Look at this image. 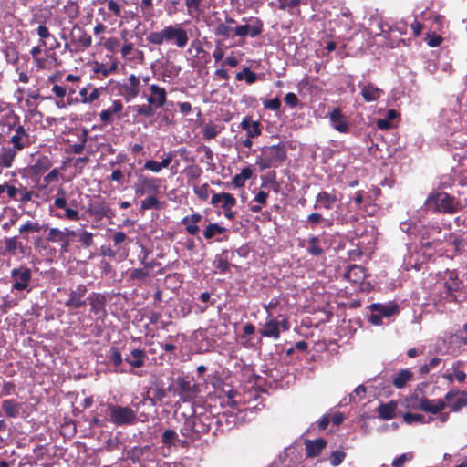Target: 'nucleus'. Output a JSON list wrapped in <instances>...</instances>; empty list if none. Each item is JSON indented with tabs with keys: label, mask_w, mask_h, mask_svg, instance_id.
Returning <instances> with one entry per match:
<instances>
[{
	"label": "nucleus",
	"mask_w": 467,
	"mask_h": 467,
	"mask_svg": "<svg viewBox=\"0 0 467 467\" xmlns=\"http://www.w3.org/2000/svg\"><path fill=\"white\" fill-rule=\"evenodd\" d=\"M149 90L150 94L147 98V102L150 103L156 109L162 108L167 102L166 89L157 84H151Z\"/></svg>",
	"instance_id": "6ab92c4d"
},
{
	"label": "nucleus",
	"mask_w": 467,
	"mask_h": 467,
	"mask_svg": "<svg viewBox=\"0 0 467 467\" xmlns=\"http://www.w3.org/2000/svg\"><path fill=\"white\" fill-rule=\"evenodd\" d=\"M289 329L290 322L286 316L279 314L277 317H274L271 313H268L265 322L261 325L258 332L263 337L278 340L281 332H286Z\"/></svg>",
	"instance_id": "39448f33"
},
{
	"label": "nucleus",
	"mask_w": 467,
	"mask_h": 467,
	"mask_svg": "<svg viewBox=\"0 0 467 467\" xmlns=\"http://www.w3.org/2000/svg\"><path fill=\"white\" fill-rule=\"evenodd\" d=\"M263 32V23L260 19L256 18L253 25H241L235 27V36L244 37L250 36L255 37Z\"/></svg>",
	"instance_id": "4be33fe9"
},
{
	"label": "nucleus",
	"mask_w": 467,
	"mask_h": 467,
	"mask_svg": "<svg viewBox=\"0 0 467 467\" xmlns=\"http://www.w3.org/2000/svg\"><path fill=\"white\" fill-rule=\"evenodd\" d=\"M140 91V78L134 74H130L128 78L127 82H124L119 87V93L123 99L129 102L133 99L137 98Z\"/></svg>",
	"instance_id": "4468645a"
},
{
	"label": "nucleus",
	"mask_w": 467,
	"mask_h": 467,
	"mask_svg": "<svg viewBox=\"0 0 467 467\" xmlns=\"http://www.w3.org/2000/svg\"><path fill=\"white\" fill-rule=\"evenodd\" d=\"M51 167V161L46 156L39 158L35 165L33 166V169L35 172L36 173H44L47 170H49Z\"/></svg>",
	"instance_id": "6e6d98bb"
},
{
	"label": "nucleus",
	"mask_w": 467,
	"mask_h": 467,
	"mask_svg": "<svg viewBox=\"0 0 467 467\" xmlns=\"http://www.w3.org/2000/svg\"><path fill=\"white\" fill-rule=\"evenodd\" d=\"M20 123V117L13 110L9 109L0 115V140L10 136L16 126Z\"/></svg>",
	"instance_id": "f3484780"
},
{
	"label": "nucleus",
	"mask_w": 467,
	"mask_h": 467,
	"mask_svg": "<svg viewBox=\"0 0 467 467\" xmlns=\"http://www.w3.org/2000/svg\"><path fill=\"white\" fill-rule=\"evenodd\" d=\"M161 180L159 178L138 175L137 182L134 185L136 197H142L146 194H157L160 192Z\"/></svg>",
	"instance_id": "9d476101"
},
{
	"label": "nucleus",
	"mask_w": 467,
	"mask_h": 467,
	"mask_svg": "<svg viewBox=\"0 0 467 467\" xmlns=\"http://www.w3.org/2000/svg\"><path fill=\"white\" fill-rule=\"evenodd\" d=\"M15 133L9 137V149L13 150V152L17 155V153L24 149L29 147L32 143L31 136L28 131L25 129L24 125L21 123L16 126V129L13 130Z\"/></svg>",
	"instance_id": "9b49d317"
},
{
	"label": "nucleus",
	"mask_w": 467,
	"mask_h": 467,
	"mask_svg": "<svg viewBox=\"0 0 467 467\" xmlns=\"http://www.w3.org/2000/svg\"><path fill=\"white\" fill-rule=\"evenodd\" d=\"M147 359V354L144 349L133 348L130 354L124 358L127 362L133 368H140L144 366Z\"/></svg>",
	"instance_id": "a878e982"
},
{
	"label": "nucleus",
	"mask_w": 467,
	"mask_h": 467,
	"mask_svg": "<svg viewBox=\"0 0 467 467\" xmlns=\"http://www.w3.org/2000/svg\"><path fill=\"white\" fill-rule=\"evenodd\" d=\"M403 420L408 424L423 423L425 421V417L422 414L406 412L403 414Z\"/></svg>",
	"instance_id": "0e129e2a"
},
{
	"label": "nucleus",
	"mask_w": 467,
	"mask_h": 467,
	"mask_svg": "<svg viewBox=\"0 0 467 467\" xmlns=\"http://www.w3.org/2000/svg\"><path fill=\"white\" fill-rule=\"evenodd\" d=\"M306 250L312 256H321L324 254V249L321 245V241L318 236L311 235L307 240Z\"/></svg>",
	"instance_id": "c03bdc74"
},
{
	"label": "nucleus",
	"mask_w": 467,
	"mask_h": 467,
	"mask_svg": "<svg viewBox=\"0 0 467 467\" xmlns=\"http://www.w3.org/2000/svg\"><path fill=\"white\" fill-rule=\"evenodd\" d=\"M444 285L450 293L457 292L462 287V281L459 278L458 273L454 270H447L444 275Z\"/></svg>",
	"instance_id": "e433bc0d"
},
{
	"label": "nucleus",
	"mask_w": 467,
	"mask_h": 467,
	"mask_svg": "<svg viewBox=\"0 0 467 467\" xmlns=\"http://www.w3.org/2000/svg\"><path fill=\"white\" fill-rule=\"evenodd\" d=\"M188 182L197 180L202 173V168L197 164L189 165L184 170Z\"/></svg>",
	"instance_id": "603ef678"
},
{
	"label": "nucleus",
	"mask_w": 467,
	"mask_h": 467,
	"mask_svg": "<svg viewBox=\"0 0 467 467\" xmlns=\"http://www.w3.org/2000/svg\"><path fill=\"white\" fill-rule=\"evenodd\" d=\"M305 445L306 456L314 458L320 455L327 445V441L323 438H318L314 441L306 440Z\"/></svg>",
	"instance_id": "473e14b6"
},
{
	"label": "nucleus",
	"mask_w": 467,
	"mask_h": 467,
	"mask_svg": "<svg viewBox=\"0 0 467 467\" xmlns=\"http://www.w3.org/2000/svg\"><path fill=\"white\" fill-rule=\"evenodd\" d=\"M88 292L87 285L78 284L75 288L70 289L68 298L64 305L68 309H79L87 306L86 295Z\"/></svg>",
	"instance_id": "ddd939ff"
},
{
	"label": "nucleus",
	"mask_w": 467,
	"mask_h": 467,
	"mask_svg": "<svg viewBox=\"0 0 467 467\" xmlns=\"http://www.w3.org/2000/svg\"><path fill=\"white\" fill-rule=\"evenodd\" d=\"M420 410L430 412L431 414H437L442 411L447 404L441 399L439 400H429L425 397L421 398V403L420 405Z\"/></svg>",
	"instance_id": "cd10ccee"
},
{
	"label": "nucleus",
	"mask_w": 467,
	"mask_h": 467,
	"mask_svg": "<svg viewBox=\"0 0 467 467\" xmlns=\"http://www.w3.org/2000/svg\"><path fill=\"white\" fill-rule=\"evenodd\" d=\"M110 421L117 426L132 424L136 420L135 411L130 407L109 404Z\"/></svg>",
	"instance_id": "1a4fd4ad"
},
{
	"label": "nucleus",
	"mask_w": 467,
	"mask_h": 467,
	"mask_svg": "<svg viewBox=\"0 0 467 467\" xmlns=\"http://www.w3.org/2000/svg\"><path fill=\"white\" fill-rule=\"evenodd\" d=\"M344 277L351 283H360L365 277V269L358 265H348L344 274Z\"/></svg>",
	"instance_id": "f704fd0d"
},
{
	"label": "nucleus",
	"mask_w": 467,
	"mask_h": 467,
	"mask_svg": "<svg viewBox=\"0 0 467 467\" xmlns=\"http://www.w3.org/2000/svg\"><path fill=\"white\" fill-rule=\"evenodd\" d=\"M358 87L361 88L360 94L363 100L368 103L377 101L384 95V91L372 82L359 83Z\"/></svg>",
	"instance_id": "aec40b11"
},
{
	"label": "nucleus",
	"mask_w": 467,
	"mask_h": 467,
	"mask_svg": "<svg viewBox=\"0 0 467 467\" xmlns=\"http://www.w3.org/2000/svg\"><path fill=\"white\" fill-rule=\"evenodd\" d=\"M4 54L6 61L10 64H16L19 58L17 47L13 43H8L4 48Z\"/></svg>",
	"instance_id": "8fccbe9b"
},
{
	"label": "nucleus",
	"mask_w": 467,
	"mask_h": 467,
	"mask_svg": "<svg viewBox=\"0 0 467 467\" xmlns=\"http://www.w3.org/2000/svg\"><path fill=\"white\" fill-rule=\"evenodd\" d=\"M177 437L178 435L173 430L168 429L163 431L161 441L163 445L170 447L174 444Z\"/></svg>",
	"instance_id": "680f3d73"
},
{
	"label": "nucleus",
	"mask_w": 467,
	"mask_h": 467,
	"mask_svg": "<svg viewBox=\"0 0 467 467\" xmlns=\"http://www.w3.org/2000/svg\"><path fill=\"white\" fill-rule=\"evenodd\" d=\"M64 12L70 20L76 19L80 14V6L76 0H68L64 5Z\"/></svg>",
	"instance_id": "09e8293b"
},
{
	"label": "nucleus",
	"mask_w": 467,
	"mask_h": 467,
	"mask_svg": "<svg viewBox=\"0 0 467 467\" xmlns=\"http://www.w3.org/2000/svg\"><path fill=\"white\" fill-rule=\"evenodd\" d=\"M238 81L245 79L247 84H253L257 79L255 72L252 71L249 67H244L242 71L238 72L235 76Z\"/></svg>",
	"instance_id": "3c124183"
},
{
	"label": "nucleus",
	"mask_w": 467,
	"mask_h": 467,
	"mask_svg": "<svg viewBox=\"0 0 467 467\" xmlns=\"http://www.w3.org/2000/svg\"><path fill=\"white\" fill-rule=\"evenodd\" d=\"M90 312L96 317V320L103 322L108 315L106 310L107 298L101 293H91L88 296Z\"/></svg>",
	"instance_id": "dca6fc26"
},
{
	"label": "nucleus",
	"mask_w": 467,
	"mask_h": 467,
	"mask_svg": "<svg viewBox=\"0 0 467 467\" xmlns=\"http://www.w3.org/2000/svg\"><path fill=\"white\" fill-rule=\"evenodd\" d=\"M142 252H143V256L141 257L140 255L139 259L140 261V264L143 265L144 267L143 268H135L131 271L130 278L132 280L144 281L150 275L149 270L150 268H152L151 264L146 262L149 252L147 251V249L144 246H142Z\"/></svg>",
	"instance_id": "b1692460"
},
{
	"label": "nucleus",
	"mask_w": 467,
	"mask_h": 467,
	"mask_svg": "<svg viewBox=\"0 0 467 467\" xmlns=\"http://www.w3.org/2000/svg\"><path fill=\"white\" fill-rule=\"evenodd\" d=\"M17 180L0 184V199L4 202H16L17 193Z\"/></svg>",
	"instance_id": "c85d7f7f"
},
{
	"label": "nucleus",
	"mask_w": 467,
	"mask_h": 467,
	"mask_svg": "<svg viewBox=\"0 0 467 467\" xmlns=\"http://www.w3.org/2000/svg\"><path fill=\"white\" fill-rule=\"evenodd\" d=\"M368 308L371 310V312H378L382 317H391L398 315L400 313V306L393 303V304H379V303H374L368 306Z\"/></svg>",
	"instance_id": "2f4dec72"
},
{
	"label": "nucleus",
	"mask_w": 467,
	"mask_h": 467,
	"mask_svg": "<svg viewBox=\"0 0 467 467\" xmlns=\"http://www.w3.org/2000/svg\"><path fill=\"white\" fill-rule=\"evenodd\" d=\"M397 410V402L390 400L388 403H381L378 407L379 417L384 420H390L395 418Z\"/></svg>",
	"instance_id": "4c0bfd02"
},
{
	"label": "nucleus",
	"mask_w": 467,
	"mask_h": 467,
	"mask_svg": "<svg viewBox=\"0 0 467 467\" xmlns=\"http://www.w3.org/2000/svg\"><path fill=\"white\" fill-rule=\"evenodd\" d=\"M117 63H112L109 67L105 66L104 64H97L94 67V72L97 74H100L103 77L109 76L110 73L114 72L117 69Z\"/></svg>",
	"instance_id": "e2e57ef3"
},
{
	"label": "nucleus",
	"mask_w": 467,
	"mask_h": 467,
	"mask_svg": "<svg viewBox=\"0 0 467 467\" xmlns=\"http://www.w3.org/2000/svg\"><path fill=\"white\" fill-rule=\"evenodd\" d=\"M71 43L75 46L76 51H84L92 44V37L80 26L75 25L70 32Z\"/></svg>",
	"instance_id": "2eb2a0df"
},
{
	"label": "nucleus",
	"mask_w": 467,
	"mask_h": 467,
	"mask_svg": "<svg viewBox=\"0 0 467 467\" xmlns=\"http://www.w3.org/2000/svg\"><path fill=\"white\" fill-rule=\"evenodd\" d=\"M427 210L444 214H454L462 211V204L455 196L445 192H431L424 203Z\"/></svg>",
	"instance_id": "f03ea898"
},
{
	"label": "nucleus",
	"mask_w": 467,
	"mask_h": 467,
	"mask_svg": "<svg viewBox=\"0 0 467 467\" xmlns=\"http://www.w3.org/2000/svg\"><path fill=\"white\" fill-rule=\"evenodd\" d=\"M226 231L225 227H223L216 223H209L203 230V237L206 240H211L216 235L224 234Z\"/></svg>",
	"instance_id": "de8ad7c7"
},
{
	"label": "nucleus",
	"mask_w": 467,
	"mask_h": 467,
	"mask_svg": "<svg viewBox=\"0 0 467 467\" xmlns=\"http://www.w3.org/2000/svg\"><path fill=\"white\" fill-rule=\"evenodd\" d=\"M227 254V251H223L221 256H217L214 263L215 267L220 273H227L230 269V263L228 262L227 257H223V254Z\"/></svg>",
	"instance_id": "bf43d9fd"
},
{
	"label": "nucleus",
	"mask_w": 467,
	"mask_h": 467,
	"mask_svg": "<svg viewBox=\"0 0 467 467\" xmlns=\"http://www.w3.org/2000/svg\"><path fill=\"white\" fill-rule=\"evenodd\" d=\"M146 40L149 44L154 46H162L164 44L174 46L179 49H183L189 43L190 37L187 30L182 24H170L165 26L160 31H151Z\"/></svg>",
	"instance_id": "f257e3e1"
},
{
	"label": "nucleus",
	"mask_w": 467,
	"mask_h": 467,
	"mask_svg": "<svg viewBox=\"0 0 467 467\" xmlns=\"http://www.w3.org/2000/svg\"><path fill=\"white\" fill-rule=\"evenodd\" d=\"M123 109V104L119 99H115L112 101L110 107L106 109H103L99 113V119L104 124H111L113 121V116L121 112Z\"/></svg>",
	"instance_id": "bb28decb"
},
{
	"label": "nucleus",
	"mask_w": 467,
	"mask_h": 467,
	"mask_svg": "<svg viewBox=\"0 0 467 467\" xmlns=\"http://www.w3.org/2000/svg\"><path fill=\"white\" fill-rule=\"evenodd\" d=\"M5 251L8 254H10L12 255H16V251L17 250L18 247H20V242H18L17 238L16 236H14V237L6 238L5 241Z\"/></svg>",
	"instance_id": "69168bd1"
},
{
	"label": "nucleus",
	"mask_w": 467,
	"mask_h": 467,
	"mask_svg": "<svg viewBox=\"0 0 467 467\" xmlns=\"http://www.w3.org/2000/svg\"><path fill=\"white\" fill-rule=\"evenodd\" d=\"M413 377V374L409 369H402L399 371L396 376L392 379V383L395 388L402 389L406 386L408 381H410Z\"/></svg>",
	"instance_id": "a18cd8bd"
},
{
	"label": "nucleus",
	"mask_w": 467,
	"mask_h": 467,
	"mask_svg": "<svg viewBox=\"0 0 467 467\" xmlns=\"http://www.w3.org/2000/svg\"><path fill=\"white\" fill-rule=\"evenodd\" d=\"M16 155L9 147H1L0 149V168H11L14 164Z\"/></svg>",
	"instance_id": "37998d69"
},
{
	"label": "nucleus",
	"mask_w": 467,
	"mask_h": 467,
	"mask_svg": "<svg viewBox=\"0 0 467 467\" xmlns=\"http://www.w3.org/2000/svg\"><path fill=\"white\" fill-rule=\"evenodd\" d=\"M46 240L50 243H59V251L61 254L68 252V243L66 240L64 229L49 228Z\"/></svg>",
	"instance_id": "393cba45"
},
{
	"label": "nucleus",
	"mask_w": 467,
	"mask_h": 467,
	"mask_svg": "<svg viewBox=\"0 0 467 467\" xmlns=\"http://www.w3.org/2000/svg\"><path fill=\"white\" fill-rule=\"evenodd\" d=\"M286 149L284 143L264 147L256 160L260 171L269 168H277L286 160Z\"/></svg>",
	"instance_id": "20e7f679"
},
{
	"label": "nucleus",
	"mask_w": 467,
	"mask_h": 467,
	"mask_svg": "<svg viewBox=\"0 0 467 467\" xmlns=\"http://www.w3.org/2000/svg\"><path fill=\"white\" fill-rule=\"evenodd\" d=\"M113 246L117 248L118 251H119L122 248V245L127 243L128 236L124 232H115L110 236Z\"/></svg>",
	"instance_id": "4d7b16f0"
},
{
	"label": "nucleus",
	"mask_w": 467,
	"mask_h": 467,
	"mask_svg": "<svg viewBox=\"0 0 467 467\" xmlns=\"http://www.w3.org/2000/svg\"><path fill=\"white\" fill-rule=\"evenodd\" d=\"M129 109L134 113V118H150L155 114V108L149 102L130 106Z\"/></svg>",
	"instance_id": "ea45409f"
},
{
	"label": "nucleus",
	"mask_w": 467,
	"mask_h": 467,
	"mask_svg": "<svg viewBox=\"0 0 467 467\" xmlns=\"http://www.w3.org/2000/svg\"><path fill=\"white\" fill-rule=\"evenodd\" d=\"M337 197L336 194V191L333 190L332 192H327L326 191H321L316 196L315 201V208H323L326 210H331L334 204L337 202Z\"/></svg>",
	"instance_id": "5701e85b"
},
{
	"label": "nucleus",
	"mask_w": 467,
	"mask_h": 467,
	"mask_svg": "<svg viewBox=\"0 0 467 467\" xmlns=\"http://www.w3.org/2000/svg\"><path fill=\"white\" fill-rule=\"evenodd\" d=\"M240 127L246 131L249 138H256L262 133L261 123L259 121H253L249 116L243 118Z\"/></svg>",
	"instance_id": "c756f323"
},
{
	"label": "nucleus",
	"mask_w": 467,
	"mask_h": 467,
	"mask_svg": "<svg viewBox=\"0 0 467 467\" xmlns=\"http://www.w3.org/2000/svg\"><path fill=\"white\" fill-rule=\"evenodd\" d=\"M44 229H47V225L40 224L37 221H27L19 227V234L23 238L27 239V234L40 233Z\"/></svg>",
	"instance_id": "79ce46f5"
},
{
	"label": "nucleus",
	"mask_w": 467,
	"mask_h": 467,
	"mask_svg": "<svg viewBox=\"0 0 467 467\" xmlns=\"http://www.w3.org/2000/svg\"><path fill=\"white\" fill-rule=\"evenodd\" d=\"M330 125L340 133L347 134L350 131V126L348 118L343 114L339 108H334L328 113Z\"/></svg>",
	"instance_id": "a211bd4d"
},
{
	"label": "nucleus",
	"mask_w": 467,
	"mask_h": 467,
	"mask_svg": "<svg viewBox=\"0 0 467 467\" xmlns=\"http://www.w3.org/2000/svg\"><path fill=\"white\" fill-rule=\"evenodd\" d=\"M109 353V362L113 366L114 371L116 373L126 372V370L121 368L124 359L119 349L116 347H111Z\"/></svg>",
	"instance_id": "58836bf2"
},
{
	"label": "nucleus",
	"mask_w": 467,
	"mask_h": 467,
	"mask_svg": "<svg viewBox=\"0 0 467 467\" xmlns=\"http://www.w3.org/2000/svg\"><path fill=\"white\" fill-rule=\"evenodd\" d=\"M414 455L412 452L402 453L399 457L393 460L391 466L392 467H403L406 462H410L413 459Z\"/></svg>",
	"instance_id": "774afa93"
},
{
	"label": "nucleus",
	"mask_w": 467,
	"mask_h": 467,
	"mask_svg": "<svg viewBox=\"0 0 467 467\" xmlns=\"http://www.w3.org/2000/svg\"><path fill=\"white\" fill-rule=\"evenodd\" d=\"M221 204V208H233L236 205L235 197L229 192H220L213 193L211 199V204L213 206H217L219 203Z\"/></svg>",
	"instance_id": "7c9ffc66"
},
{
	"label": "nucleus",
	"mask_w": 467,
	"mask_h": 467,
	"mask_svg": "<svg viewBox=\"0 0 467 467\" xmlns=\"http://www.w3.org/2000/svg\"><path fill=\"white\" fill-rule=\"evenodd\" d=\"M171 390V388H169ZM175 395L180 397V400L187 402L192 400L198 392V387L188 377H179L175 380L172 388Z\"/></svg>",
	"instance_id": "6e6552de"
},
{
	"label": "nucleus",
	"mask_w": 467,
	"mask_h": 467,
	"mask_svg": "<svg viewBox=\"0 0 467 467\" xmlns=\"http://www.w3.org/2000/svg\"><path fill=\"white\" fill-rule=\"evenodd\" d=\"M193 192L201 201H207L210 193H215L211 190L208 183L202 185H194Z\"/></svg>",
	"instance_id": "864d4df0"
},
{
	"label": "nucleus",
	"mask_w": 467,
	"mask_h": 467,
	"mask_svg": "<svg viewBox=\"0 0 467 467\" xmlns=\"http://www.w3.org/2000/svg\"><path fill=\"white\" fill-rule=\"evenodd\" d=\"M93 236L92 233L82 231L78 234V241L83 247L88 248L94 244Z\"/></svg>",
	"instance_id": "052dcab7"
},
{
	"label": "nucleus",
	"mask_w": 467,
	"mask_h": 467,
	"mask_svg": "<svg viewBox=\"0 0 467 467\" xmlns=\"http://www.w3.org/2000/svg\"><path fill=\"white\" fill-rule=\"evenodd\" d=\"M202 219L200 213H192L182 218V224L185 226L186 232L191 235H197L200 227L197 225Z\"/></svg>",
	"instance_id": "72a5a7b5"
},
{
	"label": "nucleus",
	"mask_w": 467,
	"mask_h": 467,
	"mask_svg": "<svg viewBox=\"0 0 467 467\" xmlns=\"http://www.w3.org/2000/svg\"><path fill=\"white\" fill-rule=\"evenodd\" d=\"M162 208L161 202L156 197V194H149L144 200L140 202V211L154 209L161 210Z\"/></svg>",
	"instance_id": "49530a36"
},
{
	"label": "nucleus",
	"mask_w": 467,
	"mask_h": 467,
	"mask_svg": "<svg viewBox=\"0 0 467 467\" xmlns=\"http://www.w3.org/2000/svg\"><path fill=\"white\" fill-rule=\"evenodd\" d=\"M10 276L12 278V290L23 291L29 286L32 272L26 265H21L11 271Z\"/></svg>",
	"instance_id": "f8f14e48"
},
{
	"label": "nucleus",
	"mask_w": 467,
	"mask_h": 467,
	"mask_svg": "<svg viewBox=\"0 0 467 467\" xmlns=\"http://www.w3.org/2000/svg\"><path fill=\"white\" fill-rule=\"evenodd\" d=\"M86 212L97 222L101 221L103 218L111 219L115 216V212L100 196H97L90 200V202L88 203Z\"/></svg>",
	"instance_id": "0eeeda50"
},
{
	"label": "nucleus",
	"mask_w": 467,
	"mask_h": 467,
	"mask_svg": "<svg viewBox=\"0 0 467 467\" xmlns=\"http://www.w3.org/2000/svg\"><path fill=\"white\" fill-rule=\"evenodd\" d=\"M79 95H80L82 103H84V104L92 103L99 98L100 89L97 88H92L91 85H88L86 88H80Z\"/></svg>",
	"instance_id": "a19ab883"
},
{
	"label": "nucleus",
	"mask_w": 467,
	"mask_h": 467,
	"mask_svg": "<svg viewBox=\"0 0 467 467\" xmlns=\"http://www.w3.org/2000/svg\"><path fill=\"white\" fill-rule=\"evenodd\" d=\"M17 183V193L16 202L19 203V208L25 207L29 202L39 197V193L32 189L24 186L21 182Z\"/></svg>",
	"instance_id": "412c9836"
},
{
	"label": "nucleus",
	"mask_w": 467,
	"mask_h": 467,
	"mask_svg": "<svg viewBox=\"0 0 467 467\" xmlns=\"http://www.w3.org/2000/svg\"><path fill=\"white\" fill-rule=\"evenodd\" d=\"M457 396L458 398L456 399V400L450 405L452 411H459L463 407L467 406V392L459 391V394Z\"/></svg>",
	"instance_id": "13d9d810"
},
{
	"label": "nucleus",
	"mask_w": 467,
	"mask_h": 467,
	"mask_svg": "<svg viewBox=\"0 0 467 467\" xmlns=\"http://www.w3.org/2000/svg\"><path fill=\"white\" fill-rule=\"evenodd\" d=\"M101 4H107L108 10L116 17L122 16V7L123 5H120L119 2L115 0H101Z\"/></svg>",
	"instance_id": "5fc2aeb1"
},
{
	"label": "nucleus",
	"mask_w": 467,
	"mask_h": 467,
	"mask_svg": "<svg viewBox=\"0 0 467 467\" xmlns=\"http://www.w3.org/2000/svg\"><path fill=\"white\" fill-rule=\"evenodd\" d=\"M22 403L15 399L4 400L2 401V410L8 418H17L22 409Z\"/></svg>",
	"instance_id": "c9c22d12"
},
{
	"label": "nucleus",
	"mask_w": 467,
	"mask_h": 467,
	"mask_svg": "<svg viewBox=\"0 0 467 467\" xmlns=\"http://www.w3.org/2000/svg\"><path fill=\"white\" fill-rule=\"evenodd\" d=\"M220 130L217 129V126L214 124H207L204 126L202 130V135L206 140L214 139Z\"/></svg>",
	"instance_id": "338daca9"
},
{
	"label": "nucleus",
	"mask_w": 467,
	"mask_h": 467,
	"mask_svg": "<svg viewBox=\"0 0 467 467\" xmlns=\"http://www.w3.org/2000/svg\"><path fill=\"white\" fill-rule=\"evenodd\" d=\"M53 208L63 210V213H57L56 216L60 219L78 222L80 216L78 211V202L76 200L67 201V192L66 189L59 186L56 195L53 197Z\"/></svg>",
	"instance_id": "423d86ee"
},
{
	"label": "nucleus",
	"mask_w": 467,
	"mask_h": 467,
	"mask_svg": "<svg viewBox=\"0 0 467 467\" xmlns=\"http://www.w3.org/2000/svg\"><path fill=\"white\" fill-rule=\"evenodd\" d=\"M213 421V418L206 414L191 416L185 420L181 434L191 441L199 440L210 431Z\"/></svg>",
	"instance_id": "7ed1b4c3"
}]
</instances>
